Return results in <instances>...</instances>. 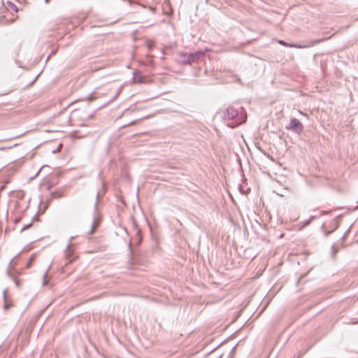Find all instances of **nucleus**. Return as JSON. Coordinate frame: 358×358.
<instances>
[{"label": "nucleus", "mask_w": 358, "mask_h": 358, "mask_svg": "<svg viewBox=\"0 0 358 358\" xmlns=\"http://www.w3.org/2000/svg\"><path fill=\"white\" fill-rule=\"evenodd\" d=\"M99 224V222L97 219H95L94 221H93V223L92 224V227H91V229H90V235H92L94 231L96 230V229L97 228L98 225Z\"/></svg>", "instance_id": "6e6552de"}, {"label": "nucleus", "mask_w": 358, "mask_h": 358, "mask_svg": "<svg viewBox=\"0 0 358 358\" xmlns=\"http://www.w3.org/2000/svg\"><path fill=\"white\" fill-rule=\"evenodd\" d=\"M19 221H20V219H19V218H16V219H15V223H17V222H18Z\"/></svg>", "instance_id": "2eb2a0df"}, {"label": "nucleus", "mask_w": 358, "mask_h": 358, "mask_svg": "<svg viewBox=\"0 0 358 358\" xmlns=\"http://www.w3.org/2000/svg\"><path fill=\"white\" fill-rule=\"evenodd\" d=\"M238 115V112L236 109L229 107L226 110L225 114H224V119L228 120H233L236 117H237Z\"/></svg>", "instance_id": "20e7f679"}, {"label": "nucleus", "mask_w": 358, "mask_h": 358, "mask_svg": "<svg viewBox=\"0 0 358 358\" xmlns=\"http://www.w3.org/2000/svg\"><path fill=\"white\" fill-rule=\"evenodd\" d=\"M31 225H32L31 224H26V225H24V226L22 228V229H21V231H21V232H22V231H24L27 230V229H29Z\"/></svg>", "instance_id": "f8f14e48"}, {"label": "nucleus", "mask_w": 358, "mask_h": 358, "mask_svg": "<svg viewBox=\"0 0 358 358\" xmlns=\"http://www.w3.org/2000/svg\"><path fill=\"white\" fill-rule=\"evenodd\" d=\"M286 129L296 134H300L303 131V125L296 118H292L290 120L289 124L286 127Z\"/></svg>", "instance_id": "f03ea898"}, {"label": "nucleus", "mask_w": 358, "mask_h": 358, "mask_svg": "<svg viewBox=\"0 0 358 358\" xmlns=\"http://www.w3.org/2000/svg\"><path fill=\"white\" fill-rule=\"evenodd\" d=\"M324 38H321V39H315V40H312L310 41H309L308 43H306V44H303V45H298V44H293V43H287L283 41H278V43L280 44V45H282L285 47H290V48H311V47H313L314 45L324 41Z\"/></svg>", "instance_id": "f257e3e1"}, {"label": "nucleus", "mask_w": 358, "mask_h": 358, "mask_svg": "<svg viewBox=\"0 0 358 358\" xmlns=\"http://www.w3.org/2000/svg\"><path fill=\"white\" fill-rule=\"evenodd\" d=\"M14 260H15V259H13L10 261V264H12L14 262Z\"/></svg>", "instance_id": "dca6fc26"}, {"label": "nucleus", "mask_w": 358, "mask_h": 358, "mask_svg": "<svg viewBox=\"0 0 358 358\" xmlns=\"http://www.w3.org/2000/svg\"><path fill=\"white\" fill-rule=\"evenodd\" d=\"M66 259L68 263H71L76 259L73 250L71 248V243L69 244L65 251Z\"/></svg>", "instance_id": "39448f33"}, {"label": "nucleus", "mask_w": 358, "mask_h": 358, "mask_svg": "<svg viewBox=\"0 0 358 358\" xmlns=\"http://www.w3.org/2000/svg\"><path fill=\"white\" fill-rule=\"evenodd\" d=\"M48 273L47 272L44 274L43 277H44V279H45L46 276H47ZM47 282L45 281V280H44L43 281V285H46Z\"/></svg>", "instance_id": "ddd939ff"}, {"label": "nucleus", "mask_w": 358, "mask_h": 358, "mask_svg": "<svg viewBox=\"0 0 358 358\" xmlns=\"http://www.w3.org/2000/svg\"><path fill=\"white\" fill-rule=\"evenodd\" d=\"M99 193L96 194V199H99Z\"/></svg>", "instance_id": "6ab92c4d"}, {"label": "nucleus", "mask_w": 358, "mask_h": 358, "mask_svg": "<svg viewBox=\"0 0 358 358\" xmlns=\"http://www.w3.org/2000/svg\"><path fill=\"white\" fill-rule=\"evenodd\" d=\"M3 299H4V309L8 310L11 306L12 303L7 297V290L3 291Z\"/></svg>", "instance_id": "423d86ee"}, {"label": "nucleus", "mask_w": 358, "mask_h": 358, "mask_svg": "<svg viewBox=\"0 0 358 358\" xmlns=\"http://www.w3.org/2000/svg\"><path fill=\"white\" fill-rule=\"evenodd\" d=\"M49 1H50V0H45V3H49Z\"/></svg>", "instance_id": "a211bd4d"}, {"label": "nucleus", "mask_w": 358, "mask_h": 358, "mask_svg": "<svg viewBox=\"0 0 358 358\" xmlns=\"http://www.w3.org/2000/svg\"><path fill=\"white\" fill-rule=\"evenodd\" d=\"M241 124V122H237L235 125H231L230 127H236V126H237V125H238V124Z\"/></svg>", "instance_id": "4468645a"}, {"label": "nucleus", "mask_w": 358, "mask_h": 358, "mask_svg": "<svg viewBox=\"0 0 358 358\" xmlns=\"http://www.w3.org/2000/svg\"><path fill=\"white\" fill-rule=\"evenodd\" d=\"M13 281H14V282H15V286H16L17 288H19V287H20V285H21V283H20V280H19V279H17V278L16 277H15V276H14V277H13Z\"/></svg>", "instance_id": "9d476101"}, {"label": "nucleus", "mask_w": 358, "mask_h": 358, "mask_svg": "<svg viewBox=\"0 0 358 358\" xmlns=\"http://www.w3.org/2000/svg\"><path fill=\"white\" fill-rule=\"evenodd\" d=\"M146 44H147V47L149 50L152 49L153 47L155 46L154 41H148L146 42Z\"/></svg>", "instance_id": "1a4fd4ad"}, {"label": "nucleus", "mask_w": 358, "mask_h": 358, "mask_svg": "<svg viewBox=\"0 0 358 358\" xmlns=\"http://www.w3.org/2000/svg\"><path fill=\"white\" fill-rule=\"evenodd\" d=\"M35 259V255H32L30 257L29 262L27 263V267L29 268L31 265L32 262Z\"/></svg>", "instance_id": "9b49d317"}, {"label": "nucleus", "mask_w": 358, "mask_h": 358, "mask_svg": "<svg viewBox=\"0 0 358 358\" xmlns=\"http://www.w3.org/2000/svg\"><path fill=\"white\" fill-rule=\"evenodd\" d=\"M128 110L129 109L125 110L124 113H126Z\"/></svg>", "instance_id": "aec40b11"}, {"label": "nucleus", "mask_w": 358, "mask_h": 358, "mask_svg": "<svg viewBox=\"0 0 358 358\" xmlns=\"http://www.w3.org/2000/svg\"><path fill=\"white\" fill-rule=\"evenodd\" d=\"M203 55V53L201 52H196L195 53H191L187 55V63L191 64L192 62H195L200 59V58Z\"/></svg>", "instance_id": "7ed1b4c3"}, {"label": "nucleus", "mask_w": 358, "mask_h": 358, "mask_svg": "<svg viewBox=\"0 0 358 358\" xmlns=\"http://www.w3.org/2000/svg\"><path fill=\"white\" fill-rule=\"evenodd\" d=\"M309 223H310V220H309V221H308V222L305 224V226L308 225Z\"/></svg>", "instance_id": "f3484780"}, {"label": "nucleus", "mask_w": 358, "mask_h": 358, "mask_svg": "<svg viewBox=\"0 0 358 358\" xmlns=\"http://www.w3.org/2000/svg\"><path fill=\"white\" fill-rule=\"evenodd\" d=\"M134 82L136 83H142L144 82V78L141 76L138 71L134 72Z\"/></svg>", "instance_id": "0eeeda50"}]
</instances>
